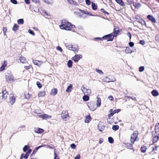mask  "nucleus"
Masks as SVG:
<instances>
[{
  "instance_id": "1",
  "label": "nucleus",
  "mask_w": 159,
  "mask_h": 159,
  "mask_svg": "<svg viewBox=\"0 0 159 159\" xmlns=\"http://www.w3.org/2000/svg\"><path fill=\"white\" fill-rule=\"evenodd\" d=\"M61 29L67 30H71L75 27V26L66 20H62L61 24L60 25Z\"/></svg>"
},
{
  "instance_id": "2",
  "label": "nucleus",
  "mask_w": 159,
  "mask_h": 159,
  "mask_svg": "<svg viewBox=\"0 0 159 159\" xmlns=\"http://www.w3.org/2000/svg\"><path fill=\"white\" fill-rule=\"evenodd\" d=\"M61 116L62 119L65 121H67L69 120L70 118L68 111L67 110H63L62 111Z\"/></svg>"
},
{
  "instance_id": "3",
  "label": "nucleus",
  "mask_w": 159,
  "mask_h": 159,
  "mask_svg": "<svg viewBox=\"0 0 159 159\" xmlns=\"http://www.w3.org/2000/svg\"><path fill=\"white\" fill-rule=\"evenodd\" d=\"M138 134L139 132L137 130L134 131L133 133L131 134L130 140L131 143L133 144H134V142L137 140Z\"/></svg>"
},
{
  "instance_id": "4",
  "label": "nucleus",
  "mask_w": 159,
  "mask_h": 159,
  "mask_svg": "<svg viewBox=\"0 0 159 159\" xmlns=\"http://www.w3.org/2000/svg\"><path fill=\"white\" fill-rule=\"evenodd\" d=\"M114 36L113 35V33L105 35L102 37L103 40H106L107 41H112L114 39Z\"/></svg>"
},
{
  "instance_id": "5",
  "label": "nucleus",
  "mask_w": 159,
  "mask_h": 159,
  "mask_svg": "<svg viewBox=\"0 0 159 159\" xmlns=\"http://www.w3.org/2000/svg\"><path fill=\"white\" fill-rule=\"evenodd\" d=\"M67 47L68 49L74 51L75 53L79 51L78 46L76 45H69Z\"/></svg>"
},
{
  "instance_id": "6",
  "label": "nucleus",
  "mask_w": 159,
  "mask_h": 159,
  "mask_svg": "<svg viewBox=\"0 0 159 159\" xmlns=\"http://www.w3.org/2000/svg\"><path fill=\"white\" fill-rule=\"evenodd\" d=\"M5 77L7 81H13L14 80V77L10 72L6 73Z\"/></svg>"
},
{
  "instance_id": "7",
  "label": "nucleus",
  "mask_w": 159,
  "mask_h": 159,
  "mask_svg": "<svg viewBox=\"0 0 159 159\" xmlns=\"http://www.w3.org/2000/svg\"><path fill=\"white\" fill-rule=\"evenodd\" d=\"M122 30L121 29H120L119 27L117 26H115L113 31V35L114 37H117L119 34V32Z\"/></svg>"
},
{
  "instance_id": "8",
  "label": "nucleus",
  "mask_w": 159,
  "mask_h": 159,
  "mask_svg": "<svg viewBox=\"0 0 159 159\" xmlns=\"http://www.w3.org/2000/svg\"><path fill=\"white\" fill-rule=\"evenodd\" d=\"M88 106L89 109L92 111H94L96 109L97 106L94 102H89L88 103Z\"/></svg>"
},
{
  "instance_id": "9",
  "label": "nucleus",
  "mask_w": 159,
  "mask_h": 159,
  "mask_svg": "<svg viewBox=\"0 0 159 159\" xmlns=\"http://www.w3.org/2000/svg\"><path fill=\"white\" fill-rule=\"evenodd\" d=\"M16 97L13 94H10L9 96V102L11 105H13L16 101Z\"/></svg>"
},
{
  "instance_id": "10",
  "label": "nucleus",
  "mask_w": 159,
  "mask_h": 159,
  "mask_svg": "<svg viewBox=\"0 0 159 159\" xmlns=\"http://www.w3.org/2000/svg\"><path fill=\"white\" fill-rule=\"evenodd\" d=\"M32 62L35 65L39 67H40L43 64V61L36 60H33Z\"/></svg>"
},
{
  "instance_id": "11",
  "label": "nucleus",
  "mask_w": 159,
  "mask_h": 159,
  "mask_svg": "<svg viewBox=\"0 0 159 159\" xmlns=\"http://www.w3.org/2000/svg\"><path fill=\"white\" fill-rule=\"evenodd\" d=\"M39 116L43 120H47L52 118L51 116L45 114H41L39 115Z\"/></svg>"
},
{
  "instance_id": "12",
  "label": "nucleus",
  "mask_w": 159,
  "mask_h": 159,
  "mask_svg": "<svg viewBox=\"0 0 159 159\" xmlns=\"http://www.w3.org/2000/svg\"><path fill=\"white\" fill-rule=\"evenodd\" d=\"M82 57V56L79 54L75 55L74 57H73L72 59L75 61L76 62L78 61Z\"/></svg>"
},
{
  "instance_id": "13",
  "label": "nucleus",
  "mask_w": 159,
  "mask_h": 159,
  "mask_svg": "<svg viewBox=\"0 0 159 159\" xmlns=\"http://www.w3.org/2000/svg\"><path fill=\"white\" fill-rule=\"evenodd\" d=\"M7 65V61L4 60L2 63V66L0 68V71L4 70Z\"/></svg>"
},
{
  "instance_id": "14",
  "label": "nucleus",
  "mask_w": 159,
  "mask_h": 159,
  "mask_svg": "<svg viewBox=\"0 0 159 159\" xmlns=\"http://www.w3.org/2000/svg\"><path fill=\"white\" fill-rule=\"evenodd\" d=\"M147 19L153 23H155L156 22L155 18L152 16L149 15L147 16Z\"/></svg>"
},
{
  "instance_id": "15",
  "label": "nucleus",
  "mask_w": 159,
  "mask_h": 159,
  "mask_svg": "<svg viewBox=\"0 0 159 159\" xmlns=\"http://www.w3.org/2000/svg\"><path fill=\"white\" fill-rule=\"evenodd\" d=\"M103 81L105 82H113L116 80L114 78L112 79H110L107 77H105L103 79Z\"/></svg>"
},
{
  "instance_id": "16",
  "label": "nucleus",
  "mask_w": 159,
  "mask_h": 159,
  "mask_svg": "<svg viewBox=\"0 0 159 159\" xmlns=\"http://www.w3.org/2000/svg\"><path fill=\"white\" fill-rule=\"evenodd\" d=\"M124 143V144H125V145H126V147L127 148L130 149H131L133 151H134V148L133 147V144L132 143Z\"/></svg>"
},
{
  "instance_id": "17",
  "label": "nucleus",
  "mask_w": 159,
  "mask_h": 159,
  "mask_svg": "<svg viewBox=\"0 0 159 159\" xmlns=\"http://www.w3.org/2000/svg\"><path fill=\"white\" fill-rule=\"evenodd\" d=\"M2 98L4 99H6L7 97V95H8V92L6 91L5 90L2 91Z\"/></svg>"
},
{
  "instance_id": "18",
  "label": "nucleus",
  "mask_w": 159,
  "mask_h": 159,
  "mask_svg": "<svg viewBox=\"0 0 159 159\" xmlns=\"http://www.w3.org/2000/svg\"><path fill=\"white\" fill-rule=\"evenodd\" d=\"M57 93V90L56 88H53L52 89L50 93L51 95L54 96L56 95Z\"/></svg>"
},
{
  "instance_id": "19",
  "label": "nucleus",
  "mask_w": 159,
  "mask_h": 159,
  "mask_svg": "<svg viewBox=\"0 0 159 159\" xmlns=\"http://www.w3.org/2000/svg\"><path fill=\"white\" fill-rule=\"evenodd\" d=\"M91 120L92 118L90 115L89 114L85 116L84 122L86 123H89L91 121Z\"/></svg>"
},
{
  "instance_id": "20",
  "label": "nucleus",
  "mask_w": 159,
  "mask_h": 159,
  "mask_svg": "<svg viewBox=\"0 0 159 159\" xmlns=\"http://www.w3.org/2000/svg\"><path fill=\"white\" fill-rule=\"evenodd\" d=\"M46 92L45 91L39 92L38 94V97L39 98L43 97L46 95Z\"/></svg>"
},
{
  "instance_id": "21",
  "label": "nucleus",
  "mask_w": 159,
  "mask_h": 159,
  "mask_svg": "<svg viewBox=\"0 0 159 159\" xmlns=\"http://www.w3.org/2000/svg\"><path fill=\"white\" fill-rule=\"evenodd\" d=\"M44 129L39 128H37L34 130L35 132L38 134L42 133L44 132Z\"/></svg>"
},
{
  "instance_id": "22",
  "label": "nucleus",
  "mask_w": 159,
  "mask_h": 159,
  "mask_svg": "<svg viewBox=\"0 0 159 159\" xmlns=\"http://www.w3.org/2000/svg\"><path fill=\"white\" fill-rule=\"evenodd\" d=\"M159 138L158 136H153L152 141V144H154L157 142Z\"/></svg>"
},
{
  "instance_id": "23",
  "label": "nucleus",
  "mask_w": 159,
  "mask_h": 159,
  "mask_svg": "<svg viewBox=\"0 0 159 159\" xmlns=\"http://www.w3.org/2000/svg\"><path fill=\"white\" fill-rule=\"evenodd\" d=\"M42 147V146H39L37 147H36L35 149H34L31 155L30 156L32 157L34 155L36 152L38 151V149L41 147Z\"/></svg>"
},
{
  "instance_id": "24",
  "label": "nucleus",
  "mask_w": 159,
  "mask_h": 159,
  "mask_svg": "<svg viewBox=\"0 0 159 159\" xmlns=\"http://www.w3.org/2000/svg\"><path fill=\"white\" fill-rule=\"evenodd\" d=\"M155 131L156 133L159 132V123H157L155 125Z\"/></svg>"
},
{
  "instance_id": "25",
  "label": "nucleus",
  "mask_w": 159,
  "mask_h": 159,
  "mask_svg": "<svg viewBox=\"0 0 159 159\" xmlns=\"http://www.w3.org/2000/svg\"><path fill=\"white\" fill-rule=\"evenodd\" d=\"M79 11L83 13V14H87L91 16H93V15L92 14H91L89 11H85L81 9H79Z\"/></svg>"
},
{
  "instance_id": "26",
  "label": "nucleus",
  "mask_w": 159,
  "mask_h": 159,
  "mask_svg": "<svg viewBox=\"0 0 159 159\" xmlns=\"http://www.w3.org/2000/svg\"><path fill=\"white\" fill-rule=\"evenodd\" d=\"M152 94L154 97L157 96L159 95L158 92L155 90H153L151 92Z\"/></svg>"
},
{
  "instance_id": "27",
  "label": "nucleus",
  "mask_w": 159,
  "mask_h": 159,
  "mask_svg": "<svg viewBox=\"0 0 159 159\" xmlns=\"http://www.w3.org/2000/svg\"><path fill=\"white\" fill-rule=\"evenodd\" d=\"M19 26L16 24H14L12 27V30L14 31H16L19 29Z\"/></svg>"
},
{
  "instance_id": "28",
  "label": "nucleus",
  "mask_w": 159,
  "mask_h": 159,
  "mask_svg": "<svg viewBox=\"0 0 159 159\" xmlns=\"http://www.w3.org/2000/svg\"><path fill=\"white\" fill-rule=\"evenodd\" d=\"M73 87L72 84H70L67 88V89L66 90V92H69L71 91Z\"/></svg>"
},
{
  "instance_id": "29",
  "label": "nucleus",
  "mask_w": 159,
  "mask_h": 159,
  "mask_svg": "<svg viewBox=\"0 0 159 159\" xmlns=\"http://www.w3.org/2000/svg\"><path fill=\"white\" fill-rule=\"evenodd\" d=\"M84 93L86 95H89L91 93V91L89 89H86L84 92Z\"/></svg>"
},
{
  "instance_id": "30",
  "label": "nucleus",
  "mask_w": 159,
  "mask_h": 159,
  "mask_svg": "<svg viewBox=\"0 0 159 159\" xmlns=\"http://www.w3.org/2000/svg\"><path fill=\"white\" fill-rule=\"evenodd\" d=\"M19 59L20 62L22 63H25L26 61V58L23 57H20Z\"/></svg>"
},
{
  "instance_id": "31",
  "label": "nucleus",
  "mask_w": 159,
  "mask_h": 159,
  "mask_svg": "<svg viewBox=\"0 0 159 159\" xmlns=\"http://www.w3.org/2000/svg\"><path fill=\"white\" fill-rule=\"evenodd\" d=\"M89 99V98L88 95L85 94L83 97V100L84 101H88Z\"/></svg>"
},
{
  "instance_id": "32",
  "label": "nucleus",
  "mask_w": 159,
  "mask_h": 159,
  "mask_svg": "<svg viewBox=\"0 0 159 159\" xmlns=\"http://www.w3.org/2000/svg\"><path fill=\"white\" fill-rule=\"evenodd\" d=\"M120 5L124 6L125 5V3L122 0H115Z\"/></svg>"
},
{
  "instance_id": "33",
  "label": "nucleus",
  "mask_w": 159,
  "mask_h": 159,
  "mask_svg": "<svg viewBox=\"0 0 159 159\" xmlns=\"http://www.w3.org/2000/svg\"><path fill=\"white\" fill-rule=\"evenodd\" d=\"M92 8L93 10H96L97 9L98 7L97 5L93 2H92Z\"/></svg>"
},
{
  "instance_id": "34",
  "label": "nucleus",
  "mask_w": 159,
  "mask_h": 159,
  "mask_svg": "<svg viewBox=\"0 0 159 159\" xmlns=\"http://www.w3.org/2000/svg\"><path fill=\"white\" fill-rule=\"evenodd\" d=\"M96 104L98 107H99L100 106L101 104V100L100 98H97Z\"/></svg>"
},
{
  "instance_id": "35",
  "label": "nucleus",
  "mask_w": 159,
  "mask_h": 159,
  "mask_svg": "<svg viewBox=\"0 0 159 159\" xmlns=\"http://www.w3.org/2000/svg\"><path fill=\"white\" fill-rule=\"evenodd\" d=\"M109 112L110 113L108 114V118H110V117L112 116L114 114L113 112V109H110L109 110Z\"/></svg>"
},
{
  "instance_id": "36",
  "label": "nucleus",
  "mask_w": 159,
  "mask_h": 159,
  "mask_svg": "<svg viewBox=\"0 0 159 159\" xmlns=\"http://www.w3.org/2000/svg\"><path fill=\"white\" fill-rule=\"evenodd\" d=\"M125 52L127 53H130L132 52V51H131L129 48L128 47H127L125 50Z\"/></svg>"
},
{
  "instance_id": "37",
  "label": "nucleus",
  "mask_w": 159,
  "mask_h": 159,
  "mask_svg": "<svg viewBox=\"0 0 159 159\" xmlns=\"http://www.w3.org/2000/svg\"><path fill=\"white\" fill-rule=\"evenodd\" d=\"M24 68L26 70H28L31 69H33L32 66L31 65H29L28 66H24Z\"/></svg>"
},
{
  "instance_id": "38",
  "label": "nucleus",
  "mask_w": 159,
  "mask_h": 159,
  "mask_svg": "<svg viewBox=\"0 0 159 159\" xmlns=\"http://www.w3.org/2000/svg\"><path fill=\"white\" fill-rule=\"evenodd\" d=\"M147 148L146 146H143L141 148V151L143 152H145Z\"/></svg>"
},
{
  "instance_id": "39",
  "label": "nucleus",
  "mask_w": 159,
  "mask_h": 159,
  "mask_svg": "<svg viewBox=\"0 0 159 159\" xmlns=\"http://www.w3.org/2000/svg\"><path fill=\"white\" fill-rule=\"evenodd\" d=\"M73 62L72 61L70 60H69L67 62V66H68L69 68H71L72 66Z\"/></svg>"
},
{
  "instance_id": "40",
  "label": "nucleus",
  "mask_w": 159,
  "mask_h": 159,
  "mask_svg": "<svg viewBox=\"0 0 159 159\" xmlns=\"http://www.w3.org/2000/svg\"><path fill=\"white\" fill-rule=\"evenodd\" d=\"M30 146L29 145H25L23 148V150L24 152H26L29 148Z\"/></svg>"
},
{
  "instance_id": "41",
  "label": "nucleus",
  "mask_w": 159,
  "mask_h": 159,
  "mask_svg": "<svg viewBox=\"0 0 159 159\" xmlns=\"http://www.w3.org/2000/svg\"><path fill=\"white\" fill-rule=\"evenodd\" d=\"M119 129V126L118 125H113L112 127V129L115 130L116 131Z\"/></svg>"
},
{
  "instance_id": "42",
  "label": "nucleus",
  "mask_w": 159,
  "mask_h": 159,
  "mask_svg": "<svg viewBox=\"0 0 159 159\" xmlns=\"http://www.w3.org/2000/svg\"><path fill=\"white\" fill-rule=\"evenodd\" d=\"M134 6L135 8H138L141 6V5L140 3H135Z\"/></svg>"
},
{
  "instance_id": "43",
  "label": "nucleus",
  "mask_w": 159,
  "mask_h": 159,
  "mask_svg": "<svg viewBox=\"0 0 159 159\" xmlns=\"http://www.w3.org/2000/svg\"><path fill=\"white\" fill-rule=\"evenodd\" d=\"M100 11H101V12L104 13L105 14H107V15H109V13L108 12L106 11L103 8H101L100 9Z\"/></svg>"
},
{
  "instance_id": "44",
  "label": "nucleus",
  "mask_w": 159,
  "mask_h": 159,
  "mask_svg": "<svg viewBox=\"0 0 159 159\" xmlns=\"http://www.w3.org/2000/svg\"><path fill=\"white\" fill-rule=\"evenodd\" d=\"M108 141L109 143H112L114 142V139L111 137H108Z\"/></svg>"
},
{
  "instance_id": "45",
  "label": "nucleus",
  "mask_w": 159,
  "mask_h": 159,
  "mask_svg": "<svg viewBox=\"0 0 159 159\" xmlns=\"http://www.w3.org/2000/svg\"><path fill=\"white\" fill-rule=\"evenodd\" d=\"M18 23L19 24H23L24 23V20L22 19H20L17 21Z\"/></svg>"
},
{
  "instance_id": "46",
  "label": "nucleus",
  "mask_w": 159,
  "mask_h": 159,
  "mask_svg": "<svg viewBox=\"0 0 159 159\" xmlns=\"http://www.w3.org/2000/svg\"><path fill=\"white\" fill-rule=\"evenodd\" d=\"M7 30V27H4L3 28L2 30L3 31V34L4 35H6Z\"/></svg>"
},
{
  "instance_id": "47",
  "label": "nucleus",
  "mask_w": 159,
  "mask_h": 159,
  "mask_svg": "<svg viewBox=\"0 0 159 159\" xmlns=\"http://www.w3.org/2000/svg\"><path fill=\"white\" fill-rule=\"evenodd\" d=\"M105 128V126H102V127L100 126V125H98V128L100 131H102Z\"/></svg>"
},
{
  "instance_id": "48",
  "label": "nucleus",
  "mask_w": 159,
  "mask_h": 159,
  "mask_svg": "<svg viewBox=\"0 0 159 159\" xmlns=\"http://www.w3.org/2000/svg\"><path fill=\"white\" fill-rule=\"evenodd\" d=\"M56 149H55L54 150V159H60L59 157H58V156L57 155L55 150Z\"/></svg>"
},
{
  "instance_id": "49",
  "label": "nucleus",
  "mask_w": 159,
  "mask_h": 159,
  "mask_svg": "<svg viewBox=\"0 0 159 159\" xmlns=\"http://www.w3.org/2000/svg\"><path fill=\"white\" fill-rule=\"evenodd\" d=\"M155 41L158 43H159V34H157L155 37Z\"/></svg>"
},
{
  "instance_id": "50",
  "label": "nucleus",
  "mask_w": 159,
  "mask_h": 159,
  "mask_svg": "<svg viewBox=\"0 0 159 159\" xmlns=\"http://www.w3.org/2000/svg\"><path fill=\"white\" fill-rule=\"evenodd\" d=\"M25 98H26V99H30L31 97V96L30 95L29 93H26L25 94Z\"/></svg>"
},
{
  "instance_id": "51",
  "label": "nucleus",
  "mask_w": 159,
  "mask_h": 159,
  "mask_svg": "<svg viewBox=\"0 0 159 159\" xmlns=\"http://www.w3.org/2000/svg\"><path fill=\"white\" fill-rule=\"evenodd\" d=\"M46 2L48 4H50L53 2V0H43Z\"/></svg>"
},
{
  "instance_id": "52",
  "label": "nucleus",
  "mask_w": 159,
  "mask_h": 159,
  "mask_svg": "<svg viewBox=\"0 0 159 159\" xmlns=\"http://www.w3.org/2000/svg\"><path fill=\"white\" fill-rule=\"evenodd\" d=\"M144 70V67L143 66H140L139 68V71L140 72L143 71Z\"/></svg>"
},
{
  "instance_id": "53",
  "label": "nucleus",
  "mask_w": 159,
  "mask_h": 159,
  "mask_svg": "<svg viewBox=\"0 0 159 159\" xmlns=\"http://www.w3.org/2000/svg\"><path fill=\"white\" fill-rule=\"evenodd\" d=\"M36 85L38 86V87L39 88H41L42 87V84L40 83L39 81L37 82Z\"/></svg>"
},
{
  "instance_id": "54",
  "label": "nucleus",
  "mask_w": 159,
  "mask_h": 159,
  "mask_svg": "<svg viewBox=\"0 0 159 159\" xmlns=\"http://www.w3.org/2000/svg\"><path fill=\"white\" fill-rule=\"evenodd\" d=\"M120 111V109H116L114 110L113 111V113L114 114L116 113H119Z\"/></svg>"
},
{
  "instance_id": "55",
  "label": "nucleus",
  "mask_w": 159,
  "mask_h": 159,
  "mask_svg": "<svg viewBox=\"0 0 159 159\" xmlns=\"http://www.w3.org/2000/svg\"><path fill=\"white\" fill-rule=\"evenodd\" d=\"M96 72H97L98 73L100 74H103V73L102 72V71L98 69H96Z\"/></svg>"
},
{
  "instance_id": "56",
  "label": "nucleus",
  "mask_w": 159,
  "mask_h": 159,
  "mask_svg": "<svg viewBox=\"0 0 159 159\" xmlns=\"http://www.w3.org/2000/svg\"><path fill=\"white\" fill-rule=\"evenodd\" d=\"M48 147L51 149H54L55 148V146L52 144H50L48 145Z\"/></svg>"
},
{
  "instance_id": "57",
  "label": "nucleus",
  "mask_w": 159,
  "mask_h": 159,
  "mask_svg": "<svg viewBox=\"0 0 159 159\" xmlns=\"http://www.w3.org/2000/svg\"><path fill=\"white\" fill-rule=\"evenodd\" d=\"M28 32L33 36H34L35 35L34 32L30 29H29L28 30Z\"/></svg>"
},
{
  "instance_id": "58",
  "label": "nucleus",
  "mask_w": 159,
  "mask_h": 159,
  "mask_svg": "<svg viewBox=\"0 0 159 159\" xmlns=\"http://www.w3.org/2000/svg\"><path fill=\"white\" fill-rule=\"evenodd\" d=\"M70 147L71 148L75 149L76 148V145L75 144L72 143L70 145Z\"/></svg>"
},
{
  "instance_id": "59",
  "label": "nucleus",
  "mask_w": 159,
  "mask_h": 159,
  "mask_svg": "<svg viewBox=\"0 0 159 159\" xmlns=\"http://www.w3.org/2000/svg\"><path fill=\"white\" fill-rule=\"evenodd\" d=\"M85 1L87 5H89L91 4V2L90 0H85Z\"/></svg>"
},
{
  "instance_id": "60",
  "label": "nucleus",
  "mask_w": 159,
  "mask_h": 159,
  "mask_svg": "<svg viewBox=\"0 0 159 159\" xmlns=\"http://www.w3.org/2000/svg\"><path fill=\"white\" fill-rule=\"evenodd\" d=\"M29 154L27 152H26L25 154L24 157L25 158V159H27L28 157L29 156Z\"/></svg>"
},
{
  "instance_id": "61",
  "label": "nucleus",
  "mask_w": 159,
  "mask_h": 159,
  "mask_svg": "<svg viewBox=\"0 0 159 159\" xmlns=\"http://www.w3.org/2000/svg\"><path fill=\"white\" fill-rule=\"evenodd\" d=\"M94 39L98 41H101L103 40V39H102V38L100 37H98L95 38V39Z\"/></svg>"
},
{
  "instance_id": "62",
  "label": "nucleus",
  "mask_w": 159,
  "mask_h": 159,
  "mask_svg": "<svg viewBox=\"0 0 159 159\" xmlns=\"http://www.w3.org/2000/svg\"><path fill=\"white\" fill-rule=\"evenodd\" d=\"M139 43L142 45H144L145 43V41L143 40H141L139 42Z\"/></svg>"
},
{
  "instance_id": "63",
  "label": "nucleus",
  "mask_w": 159,
  "mask_h": 159,
  "mask_svg": "<svg viewBox=\"0 0 159 159\" xmlns=\"http://www.w3.org/2000/svg\"><path fill=\"white\" fill-rule=\"evenodd\" d=\"M11 2L12 3L16 4L17 3V2L16 0H11Z\"/></svg>"
},
{
  "instance_id": "64",
  "label": "nucleus",
  "mask_w": 159,
  "mask_h": 159,
  "mask_svg": "<svg viewBox=\"0 0 159 159\" xmlns=\"http://www.w3.org/2000/svg\"><path fill=\"white\" fill-rule=\"evenodd\" d=\"M127 35L129 37V39L130 40L131 37V33L129 32H128L127 33Z\"/></svg>"
}]
</instances>
